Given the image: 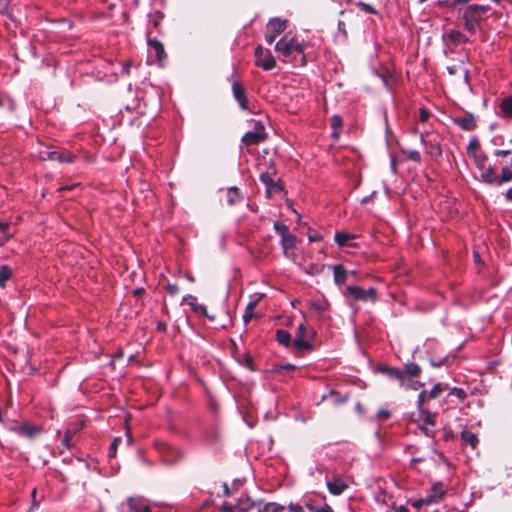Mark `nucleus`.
Wrapping results in <instances>:
<instances>
[{
    "mask_svg": "<svg viewBox=\"0 0 512 512\" xmlns=\"http://www.w3.org/2000/svg\"><path fill=\"white\" fill-rule=\"evenodd\" d=\"M444 37L453 45H460L469 41L467 36L457 29L448 30Z\"/></svg>",
    "mask_w": 512,
    "mask_h": 512,
    "instance_id": "obj_13",
    "label": "nucleus"
},
{
    "mask_svg": "<svg viewBox=\"0 0 512 512\" xmlns=\"http://www.w3.org/2000/svg\"><path fill=\"white\" fill-rule=\"evenodd\" d=\"M276 339L279 344L284 346H289L293 342L291 334L288 331L282 329L277 330Z\"/></svg>",
    "mask_w": 512,
    "mask_h": 512,
    "instance_id": "obj_30",
    "label": "nucleus"
},
{
    "mask_svg": "<svg viewBox=\"0 0 512 512\" xmlns=\"http://www.w3.org/2000/svg\"><path fill=\"white\" fill-rule=\"evenodd\" d=\"M186 300H190L188 304L191 306V308L194 312L204 315L207 318H209L210 320L214 319V316H211L208 314L206 306H204L203 304L197 303L196 297L188 294V295L184 296V298H183V301H186Z\"/></svg>",
    "mask_w": 512,
    "mask_h": 512,
    "instance_id": "obj_16",
    "label": "nucleus"
},
{
    "mask_svg": "<svg viewBox=\"0 0 512 512\" xmlns=\"http://www.w3.org/2000/svg\"><path fill=\"white\" fill-rule=\"evenodd\" d=\"M346 293L356 301L375 302L377 300V290L373 287L363 289L358 286H348L346 287Z\"/></svg>",
    "mask_w": 512,
    "mask_h": 512,
    "instance_id": "obj_4",
    "label": "nucleus"
},
{
    "mask_svg": "<svg viewBox=\"0 0 512 512\" xmlns=\"http://www.w3.org/2000/svg\"><path fill=\"white\" fill-rule=\"evenodd\" d=\"M307 508L309 509L310 512H334V510L328 504H324L323 506L318 508L314 507L311 504H308Z\"/></svg>",
    "mask_w": 512,
    "mask_h": 512,
    "instance_id": "obj_41",
    "label": "nucleus"
},
{
    "mask_svg": "<svg viewBox=\"0 0 512 512\" xmlns=\"http://www.w3.org/2000/svg\"><path fill=\"white\" fill-rule=\"evenodd\" d=\"M148 46L150 51H153L155 53V57L158 62H162L165 59L166 53L164 50V46L160 41L156 39H148Z\"/></svg>",
    "mask_w": 512,
    "mask_h": 512,
    "instance_id": "obj_17",
    "label": "nucleus"
},
{
    "mask_svg": "<svg viewBox=\"0 0 512 512\" xmlns=\"http://www.w3.org/2000/svg\"><path fill=\"white\" fill-rule=\"evenodd\" d=\"M232 93L234 99L238 102L240 108L242 110H248V99L246 95V90L243 84L239 81H234L232 84Z\"/></svg>",
    "mask_w": 512,
    "mask_h": 512,
    "instance_id": "obj_8",
    "label": "nucleus"
},
{
    "mask_svg": "<svg viewBox=\"0 0 512 512\" xmlns=\"http://www.w3.org/2000/svg\"><path fill=\"white\" fill-rule=\"evenodd\" d=\"M8 105L10 111L16 109L15 101L6 94L0 93V107Z\"/></svg>",
    "mask_w": 512,
    "mask_h": 512,
    "instance_id": "obj_35",
    "label": "nucleus"
},
{
    "mask_svg": "<svg viewBox=\"0 0 512 512\" xmlns=\"http://www.w3.org/2000/svg\"><path fill=\"white\" fill-rule=\"evenodd\" d=\"M166 291L171 295L174 296L179 292V286L177 284H168L166 286Z\"/></svg>",
    "mask_w": 512,
    "mask_h": 512,
    "instance_id": "obj_54",
    "label": "nucleus"
},
{
    "mask_svg": "<svg viewBox=\"0 0 512 512\" xmlns=\"http://www.w3.org/2000/svg\"><path fill=\"white\" fill-rule=\"evenodd\" d=\"M129 512H151L148 501L142 497H129L127 499Z\"/></svg>",
    "mask_w": 512,
    "mask_h": 512,
    "instance_id": "obj_9",
    "label": "nucleus"
},
{
    "mask_svg": "<svg viewBox=\"0 0 512 512\" xmlns=\"http://www.w3.org/2000/svg\"><path fill=\"white\" fill-rule=\"evenodd\" d=\"M358 6L361 7L362 10L367 12V13H371V14H375L376 13V10L370 4H367V3H364V2H359Z\"/></svg>",
    "mask_w": 512,
    "mask_h": 512,
    "instance_id": "obj_51",
    "label": "nucleus"
},
{
    "mask_svg": "<svg viewBox=\"0 0 512 512\" xmlns=\"http://www.w3.org/2000/svg\"><path fill=\"white\" fill-rule=\"evenodd\" d=\"M12 277V270L7 265H0V288H5Z\"/></svg>",
    "mask_w": 512,
    "mask_h": 512,
    "instance_id": "obj_29",
    "label": "nucleus"
},
{
    "mask_svg": "<svg viewBox=\"0 0 512 512\" xmlns=\"http://www.w3.org/2000/svg\"><path fill=\"white\" fill-rule=\"evenodd\" d=\"M398 511H399V512H409V509H408L407 507H405V506H400V507L398 508Z\"/></svg>",
    "mask_w": 512,
    "mask_h": 512,
    "instance_id": "obj_64",
    "label": "nucleus"
},
{
    "mask_svg": "<svg viewBox=\"0 0 512 512\" xmlns=\"http://www.w3.org/2000/svg\"><path fill=\"white\" fill-rule=\"evenodd\" d=\"M265 140V136L259 132H246L242 137V142L246 145H256Z\"/></svg>",
    "mask_w": 512,
    "mask_h": 512,
    "instance_id": "obj_21",
    "label": "nucleus"
},
{
    "mask_svg": "<svg viewBox=\"0 0 512 512\" xmlns=\"http://www.w3.org/2000/svg\"><path fill=\"white\" fill-rule=\"evenodd\" d=\"M255 65L261 67L265 71H270L275 68L276 60L272 53L269 50H266L263 57L259 58V60H255Z\"/></svg>",
    "mask_w": 512,
    "mask_h": 512,
    "instance_id": "obj_14",
    "label": "nucleus"
},
{
    "mask_svg": "<svg viewBox=\"0 0 512 512\" xmlns=\"http://www.w3.org/2000/svg\"><path fill=\"white\" fill-rule=\"evenodd\" d=\"M425 134L421 133V141L427 145L428 153L434 157H439L442 154V149L439 141L436 137H430L428 140H426Z\"/></svg>",
    "mask_w": 512,
    "mask_h": 512,
    "instance_id": "obj_11",
    "label": "nucleus"
},
{
    "mask_svg": "<svg viewBox=\"0 0 512 512\" xmlns=\"http://www.w3.org/2000/svg\"><path fill=\"white\" fill-rule=\"evenodd\" d=\"M331 126H332V137L337 139L340 135V131L342 129V126H343V120L341 118V116L339 115H333L332 118H331Z\"/></svg>",
    "mask_w": 512,
    "mask_h": 512,
    "instance_id": "obj_27",
    "label": "nucleus"
},
{
    "mask_svg": "<svg viewBox=\"0 0 512 512\" xmlns=\"http://www.w3.org/2000/svg\"><path fill=\"white\" fill-rule=\"evenodd\" d=\"M448 357H442V358H431L430 359V364L433 366V367H441V366H445L448 364Z\"/></svg>",
    "mask_w": 512,
    "mask_h": 512,
    "instance_id": "obj_42",
    "label": "nucleus"
},
{
    "mask_svg": "<svg viewBox=\"0 0 512 512\" xmlns=\"http://www.w3.org/2000/svg\"><path fill=\"white\" fill-rule=\"evenodd\" d=\"M481 179L483 182H485L487 184H493V185L500 186L499 176H497L494 168L491 166L485 167L484 169H482Z\"/></svg>",
    "mask_w": 512,
    "mask_h": 512,
    "instance_id": "obj_18",
    "label": "nucleus"
},
{
    "mask_svg": "<svg viewBox=\"0 0 512 512\" xmlns=\"http://www.w3.org/2000/svg\"><path fill=\"white\" fill-rule=\"evenodd\" d=\"M505 197L508 201H511L512 200V188H509L507 191H506V194H505Z\"/></svg>",
    "mask_w": 512,
    "mask_h": 512,
    "instance_id": "obj_62",
    "label": "nucleus"
},
{
    "mask_svg": "<svg viewBox=\"0 0 512 512\" xmlns=\"http://www.w3.org/2000/svg\"><path fill=\"white\" fill-rule=\"evenodd\" d=\"M512 154V150L510 149H507V150H495L494 151V155L496 157H505V156H508V155H511Z\"/></svg>",
    "mask_w": 512,
    "mask_h": 512,
    "instance_id": "obj_58",
    "label": "nucleus"
},
{
    "mask_svg": "<svg viewBox=\"0 0 512 512\" xmlns=\"http://www.w3.org/2000/svg\"><path fill=\"white\" fill-rule=\"evenodd\" d=\"M469 0H451L452 5L460 4V3H468Z\"/></svg>",
    "mask_w": 512,
    "mask_h": 512,
    "instance_id": "obj_63",
    "label": "nucleus"
},
{
    "mask_svg": "<svg viewBox=\"0 0 512 512\" xmlns=\"http://www.w3.org/2000/svg\"><path fill=\"white\" fill-rule=\"evenodd\" d=\"M243 200V196L240 193L238 187L232 186L227 190V203L230 206L240 203Z\"/></svg>",
    "mask_w": 512,
    "mask_h": 512,
    "instance_id": "obj_24",
    "label": "nucleus"
},
{
    "mask_svg": "<svg viewBox=\"0 0 512 512\" xmlns=\"http://www.w3.org/2000/svg\"><path fill=\"white\" fill-rule=\"evenodd\" d=\"M315 335V331L307 329L305 323L299 324L296 336L292 342L294 349L296 351L310 350L312 348L311 341Z\"/></svg>",
    "mask_w": 512,
    "mask_h": 512,
    "instance_id": "obj_3",
    "label": "nucleus"
},
{
    "mask_svg": "<svg viewBox=\"0 0 512 512\" xmlns=\"http://www.w3.org/2000/svg\"><path fill=\"white\" fill-rule=\"evenodd\" d=\"M287 21L280 18H272L267 24L265 40L268 44H272L276 38L285 31Z\"/></svg>",
    "mask_w": 512,
    "mask_h": 512,
    "instance_id": "obj_5",
    "label": "nucleus"
},
{
    "mask_svg": "<svg viewBox=\"0 0 512 512\" xmlns=\"http://www.w3.org/2000/svg\"><path fill=\"white\" fill-rule=\"evenodd\" d=\"M274 229L281 239L290 233L288 226L281 222H275Z\"/></svg>",
    "mask_w": 512,
    "mask_h": 512,
    "instance_id": "obj_37",
    "label": "nucleus"
},
{
    "mask_svg": "<svg viewBox=\"0 0 512 512\" xmlns=\"http://www.w3.org/2000/svg\"><path fill=\"white\" fill-rule=\"evenodd\" d=\"M255 307H256L255 302L248 303L245 313L243 315V320L245 323H248L253 318V312H254Z\"/></svg>",
    "mask_w": 512,
    "mask_h": 512,
    "instance_id": "obj_39",
    "label": "nucleus"
},
{
    "mask_svg": "<svg viewBox=\"0 0 512 512\" xmlns=\"http://www.w3.org/2000/svg\"><path fill=\"white\" fill-rule=\"evenodd\" d=\"M285 507L276 502L264 503L262 500L258 501L257 512H282Z\"/></svg>",
    "mask_w": 512,
    "mask_h": 512,
    "instance_id": "obj_20",
    "label": "nucleus"
},
{
    "mask_svg": "<svg viewBox=\"0 0 512 512\" xmlns=\"http://www.w3.org/2000/svg\"><path fill=\"white\" fill-rule=\"evenodd\" d=\"M40 158H41V160H52V161H58V162H72V160H73L71 155L64 157L58 151H49V150L40 152Z\"/></svg>",
    "mask_w": 512,
    "mask_h": 512,
    "instance_id": "obj_15",
    "label": "nucleus"
},
{
    "mask_svg": "<svg viewBox=\"0 0 512 512\" xmlns=\"http://www.w3.org/2000/svg\"><path fill=\"white\" fill-rule=\"evenodd\" d=\"M473 158L477 168L482 170L486 167L487 157L484 154L474 152Z\"/></svg>",
    "mask_w": 512,
    "mask_h": 512,
    "instance_id": "obj_38",
    "label": "nucleus"
},
{
    "mask_svg": "<svg viewBox=\"0 0 512 512\" xmlns=\"http://www.w3.org/2000/svg\"><path fill=\"white\" fill-rule=\"evenodd\" d=\"M73 435H74V432L71 431V430H67L65 433H64V436L61 440V443L62 445L67 448V449H70L73 447V441H72V438H73Z\"/></svg>",
    "mask_w": 512,
    "mask_h": 512,
    "instance_id": "obj_36",
    "label": "nucleus"
},
{
    "mask_svg": "<svg viewBox=\"0 0 512 512\" xmlns=\"http://www.w3.org/2000/svg\"><path fill=\"white\" fill-rule=\"evenodd\" d=\"M405 373L411 377H418L421 373V368L416 363H407L405 365Z\"/></svg>",
    "mask_w": 512,
    "mask_h": 512,
    "instance_id": "obj_32",
    "label": "nucleus"
},
{
    "mask_svg": "<svg viewBox=\"0 0 512 512\" xmlns=\"http://www.w3.org/2000/svg\"><path fill=\"white\" fill-rule=\"evenodd\" d=\"M305 45L295 42L294 38L282 37L275 45V51L286 60L295 54L300 56L299 64L306 65L307 60L304 54Z\"/></svg>",
    "mask_w": 512,
    "mask_h": 512,
    "instance_id": "obj_2",
    "label": "nucleus"
},
{
    "mask_svg": "<svg viewBox=\"0 0 512 512\" xmlns=\"http://www.w3.org/2000/svg\"><path fill=\"white\" fill-rule=\"evenodd\" d=\"M297 238L295 235L289 233L281 239V246L285 256L289 255V251L293 250L296 246Z\"/></svg>",
    "mask_w": 512,
    "mask_h": 512,
    "instance_id": "obj_22",
    "label": "nucleus"
},
{
    "mask_svg": "<svg viewBox=\"0 0 512 512\" xmlns=\"http://www.w3.org/2000/svg\"><path fill=\"white\" fill-rule=\"evenodd\" d=\"M450 395H455L459 400H464L466 398V393L463 389L454 387L451 389Z\"/></svg>",
    "mask_w": 512,
    "mask_h": 512,
    "instance_id": "obj_45",
    "label": "nucleus"
},
{
    "mask_svg": "<svg viewBox=\"0 0 512 512\" xmlns=\"http://www.w3.org/2000/svg\"><path fill=\"white\" fill-rule=\"evenodd\" d=\"M375 194H376V192H373L371 195L364 197V198L361 200V203H362V204H366V203H368V202L370 201V199H372V197H373Z\"/></svg>",
    "mask_w": 512,
    "mask_h": 512,
    "instance_id": "obj_61",
    "label": "nucleus"
},
{
    "mask_svg": "<svg viewBox=\"0 0 512 512\" xmlns=\"http://www.w3.org/2000/svg\"><path fill=\"white\" fill-rule=\"evenodd\" d=\"M309 306L317 314L322 316V315H324L327 312V310L329 308V303L327 301H325V300H323V301H312V302H310Z\"/></svg>",
    "mask_w": 512,
    "mask_h": 512,
    "instance_id": "obj_28",
    "label": "nucleus"
},
{
    "mask_svg": "<svg viewBox=\"0 0 512 512\" xmlns=\"http://www.w3.org/2000/svg\"><path fill=\"white\" fill-rule=\"evenodd\" d=\"M447 388L446 385H443L442 383H437L433 386V388L430 391H427L428 398L429 399H435Z\"/></svg>",
    "mask_w": 512,
    "mask_h": 512,
    "instance_id": "obj_33",
    "label": "nucleus"
},
{
    "mask_svg": "<svg viewBox=\"0 0 512 512\" xmlns=\"http://www.w3.org/2000/svg\"><path fill=\"white\" fill-rule=\"evenodd\" d=\"M420 417L421 419L423 420V422L426 424V425H430V426H434L435 425V418H436V413H432L428 410H425V409H421L420 411Z\"/></svg>",
    "mask_w": 512,
    "mask_h": 512,
    "instance_id": "obj_31",
    "label": "nucleus"
},
{
    "mask_svg": "<svg viewBox=\"0 0 512 512\" xmlns=\"http://www.w3.org/2000/svg\"><path fill=\"white\" fill-rule=\"evenodd\" d=\"M329 396L332 397L336 403H344L347 400V397H342L335 391H331Z\"/></svg>",
    "mask_w": 512,
    "mask_h": 512,
    "instance_id": "obj_53",
    "label": "nucleus"
},
{
    "mask_svg": "<svg viewBox=\"0 0 512 512\" xmlns=\"http://www.w3.org/2000/svg\"><path fill=\"white\" fill-rule=\"evenodd\" d=\"M390 411L387 410V409H380L378 412H377V418L381 421L383 420H386L390 417Z\"/></svg>",
    "mask_w": 512,
    "mask_h": 512,
    "instance_id": "obj_52",
    "label": "nucleus"
},
{
    "mask_svg": "<svg viewBox=\"0 0 512 512\" xmlns=\"http://www.w3.org/2000/svg\"><path fill=\"white\" fill-rule=\"evenodd\" d=\"M241 364H242L244 367H246V368H248L249 370H251V371H254V370H255V368H254V366H253V359H252V357H251L249 354H245V355L243 356V359H242V361H241Z\"/></svg>",
    "mask_w": 512,
    "mask_h": 512,
    "instance_id": "obj_43",
    "label": "nucleus"
},
{
    "mask_svg": "<svg viewBox=\"0 0 512 512\" xmlns=\"http://www.w3.org/2000/svg\"><path fill=\"white\" fill-rule=\"evenodd\" d=\"M287 508L289 512H304L303 507L295 503H290Z\"/></svg>",
    "mask_w": 512,
    "mask_h": 512,
    "instance_id": "obj_57",
    "label": "nucleus"
},
{
    "mask_svg": "<svg viewBox=\"0 0 512 512\" xmlns=\"http://www.w3.org/2000/svg\"><path fill=\"white\" fill-rule=\"evenodd\" d=\"M410 503L416 509H419L420 507L426 505V501L423 497L419 498V499L411 500Z\"/></svg>",
    "mask_w": 512,
    "mask_h": 512,
    "instance_id": "obj_55",
    "label": "nucleus"
},
{
    "mask_svg": "<svg viewBox=\"0 0 512 512\" xmlns=\"http://www.w3.org/2000/svg\"><path fill=\"white\" fill-rule=\"evenodd\" d=\"M431 491L436 495V497L442 499L446 490L441 482H436L433 484Z\"/></svg>",
    "mask_w": 512,
    "mask_h": 512,
    "instance_id": "obj_40",
    "label": "nucleus"
},
{
    "mask_svg": "<svg viewBox=\"0 0 512 512\" xmlns=\"http://www.w3.org/2000/svg\"><path fill=\"white\" fill-rule=\"evenodd\" d=\"M260 181L266 187V195L268 198L275 194H278L282 190V186L278 181H275L269 172H263L260 174Z\"/></svg>",
    "mask_w": 512,
    "mask_h": 512,
    "instance_id": "obj_6",
    "label": "nucleus"
},
{
    "mask_svg": "<svg viewBox=\"0 0 512 512\" xmlns=\"http://www.w3.org/2000/svg\"><path fill=\"white\" fill-rule=\"evenodd\" d=\"M478 148H479V142H478V140L474 139L469 142L467 151H468V153H471L472 155H474V152L478 153L477 152Z\"/></svg>",
    "mask_w": 512,
    "mask_h": 512,
    "instance_id": "obj_49",
    "label": "nucleus"
},
{
    "mask_svg": "<svg viewBox=\"0 0 512 512\" xmlns=\"http://www.w3.org/2000/svg\"><path fill=\"white\" fill-rule=\"evenodd\" d=\"M356 237L357 236L355 234L341 231L335 233L334 240L340 247H356V244L353 242Z\"/></svg>",
    "mask_w": 512,
    "mask_h": 512,
    "instance_id": "obj_12",
    "label": "nucleus"
},
{
    "mask_svg": "<svg viewBox=\"0 0 512 512\" xmlns=\"http://www.w3.org/2000/svg\"><path fill=\"white\" fill-rule=\"evenodd\" d=\"M427 397H428V394H427L426 390L421 391L420 394L418 395L417 405H418L419 411L421 409H423V404L426 401Z\"/></svg>",
    "mask_w": 512,
    "mask_h": 512,
    "instance_id": "obj_48",
    "label": "nucleus"
},
{
    "mask_svg": "<svg viewBox=\"0 0 512 512\" xmlns=\"http://www.w3.org/2000/svg\"><path fill=\"white\" fill-rule=\"evenodd\" d=\"M334 281L337 285H342L347 279V271L343 265H335L333 267Z\"/></svg>",
    "mask_w": 512,
    "mask_h": 512,
    "instance_id": "obj_25",
    "label": "nucleus"
},
{
    "mask_svg": "<svg viewBox=\"0 0 512 512\" xmlns=\"http://www.w3.org/2000/svg\"><path fill=\"white\" fill-rule=\"evenodd\" d=\"M429 116L430 113L426 109L422 108L419 114V121L421 123H425L429 119Z\"/></svg>",
    "mask_w": 512,
    "mask_h": 512,
    "instance_id": "obj_56",
    "label": "nucleus"
},
{
    "mask_svg": "<svg viewBox=\"0 0 512 512\" xmlns=\"http://www.w3.org/2000/svg\"><path fill=\"white\" fill-rule=\"evenodd\" d=\"M380 372H382L383 374H386L390 378H395V379L399 380L401 385L405 384L406 377H405L404 373L398 368L382 367V368H380Z\"/></svg>",
    "mask_w": 512,
    "mask_h": 512,
    "instance_id": "obj_19",
    "label": "nucleus"
},
{
    "mask_svg": "<svg viewBox=\"0 0 512 512\" xmlns=\"http://www.w3.org/2000/svg\"><path fill=\"white\" fill-rule=\"evenodd\" d=\"M403 386L406 387V388L417 390L419 387L423 386V384L418 382V381H413V380H407L406 379L405 384Z\"/></svg>",
    "mask_w": 512,
    "mask_h": 512,
    "instance_id": "obj_50",
    "label": "nucleus"
},
{
    "mask_svg": "<svg viewBox=\"0 0 512 512\" xmlns=\"http://www.w3.org/2000/svg\"><path fill=\"white\" fill-rule=\"evenodd\" d=\"M239 506L243 511H248L255 507L258 509V501H253L247 497L246 500H239Z\"/></svg>",
    "mask_w": 512,
    "mask_h": 512,
    "instance_id": "obj_34",
    "label": "nucleus"
},
{
    "mask_svg": "<svg viewBox=\"0 0 512 512\" xmlns=\"http://www.w3.org/2000/svg\"><path fill=\"white\" fill-rule=\"evenodd\" d=\"M460 438L464 444L471 446L472 449H475L479 443L477 435L469 430H463Z\"/></svg>",
    "mask_w": 512,
    "mask_h": 512,
    "instance_id": "obj_23",
    "label": "nucleus"
},
{
    "mask_svg": "<svg viewBox=\"0 0 512 512\" xmlns=\"http://www.w3.org/2000/svg\"><path fill=\"white\" fill-rule=\"evenodd\" d=\"M349 487V481L340 476H333L327 481L328 491L335 496L341 495Z\"/></svg>",
    "mask_w": 512,
    "mask_h": 512,
    "instance_id": "obj_7",
    "label": "nucleus"
},
{
    "mask_svg": "<svg viewBox=\"0 0 512 512\" xmlns=\"http://www.w3.org/2000/svg\"><path fill=\"white\" fill-rule=\"evenodd\" d=\"M122 442V439L120 437H116L113 442L110 445L109 448V456L114 457L116 455L117 448L119 444Z\"/></svg>",
    "mask_w": 512,
    "mask_h": 512,
    "instance_id": "obj_44",
    "label": "nucleus"
},
{
    "mask_svg": "<svg viewBox=\"0 0 512 512\" xmlns=\"http://www.w3.org/2000/svg\"><path fill=\"white\" fill-rule=\"evenodd\" d=\"M426 501V506L427 505H431V504H435V503H438L441 499L439 497H436V495L434 493H432V491L430 493H428L425 497H423Z\"/></svg>",
    "mask_w": 512,
    "mask_h": 512,
    "instance_id": "obj_46",
    "label": "nucleus"
},
{
    "mask_svg": "<svg viewBox=\"0 0 512 512\" xmlns=\"http://www.w3.org/2000/svg\"><path fill=\"white\" fill-rule=\"evenodd\" d=\"M265 52L266 50H264L262 46H257L254 52L256 60H259V58L263 57Z\"/></svg>",
    "mask_w": 512,
    "mask_h": 512,
    "instance_id": "obj_59",
    "label": "nucleus"
},
{
    "mask_svg": "<svg viewBox=\"0 0 512 512\" xmlns=\"http://www.w3.org/2000/svg\"><path fill=\"white\" fill-rule=\"evenodd\" d=\"M490 10L489 6L471 4L468 5L462 14L463 26L470 33L474 34L485 20V14Z\"/></svg>",
    "mask_w": 512,
    "mask_h": 512,
    "instance_id": "obj_1",
    "label": "nucleus"
},
{
    "mask_svg": "<svg viewBox=\"0 0 512 512\" xmlns=\"http://www.w3.org/2000/svg\"><path fill=\"white\" fill-rule=\"evenodd\" d=\"M405 153H406L407 158L409 160H412V161H415V162H420L421 156H420V153L417 150H409V151H407Z\"/></svg>",
    "mask_w": 512,
    "mask_h": 512,
    "instance_id": "obj_47",
    "label": "nucleus"
},
{
    "mask_svg": "<svg viewBox=\"0 0 512 512\" xmlns=\"http://www.w3.org/2000/svg\"><path fill=\"white\" fill-rule=\"evenodd\" d=\"M452 122L465 131H473L476 128V120L472 113H465L462 117H455Z\"/></svg>",
    "mask_w": 512,
    "mask_h": 512,
    "instance_id": "obj_10",
    "label": "nucleus"
},
{
    "mask_svg": "<svg viewBox=\"0 0 512 512\" xmlns=\"http://www.w3.org/2000/svg\"><path fill=\"white\" fill-rule=\"evenodd\" d=\"M500 111H501V114L507 118H512V97L509 96V97H505L501 102H500Z\"/></svg>",
    "mask_w": 512,
    "mask_h": 512,
    "instance_id": "obj_26",
    "label": "nucleus"
},
{
    "mask_svg": "<svg viewBox=\"0 0 512 512\" xmlns=\"http://www.w3.org/2000/svg\"><path fill=\"white\" fill-rule=\"evenodd\" d=\"M8 240H9V235L0 236V247L4 246Z\"/></svg>",
    "mask_w": 512,
    "mask_h": 512,
    "instance_id": "obj_60",
    "label": "nucleus"
}]
</instances>
